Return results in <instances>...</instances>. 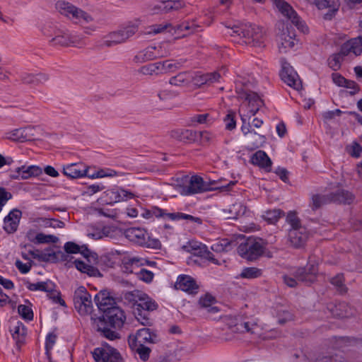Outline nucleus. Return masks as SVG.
<instances>
[{"label":"nucleus","mask_w":362,"mask_h":362,"mask_svg":"<svg viewBox=\"0 0 362 362\" xmlns=\"http://www.w3.org/2000/svg\"><path fill=\"white\" fill-rule=\"evenodd\" d=\"M328 199L329 202L349 204L354 201V196L349 191L338 188L334 192H332L329 194Z\"/></svg>","instance_id":"c756f323"},{"label":"nucleus","mask_w":362,"mask_h":362,"mask_svg":"<svg viewBox=\"0 0 362 362\" xmlns=\"http://www.w3.org/2000/svg\"><path fill=\"white\" fill-rule=\"evenodd\" d=\"M189 81V74L188 72H180L176 76L170 78L169 83L175 86L185 87Z\"/></svg>","instance_id":"37998d69"},{"label":"nucleus","mask_w":362,"mask_h":362,"mask_svg":"<svg viewBox=\"0 0 362 362\" xmlns=\"http://www.w3.org/2000/svg\"><path fill=\"white\" fill-rule=\"evenodd\" d=\"M313 4L319 10L328 9L323 16L327 21H331L334 18L340 7L339 0H313Z\"/></svg>","instance_id":"dca6fc26"},{"label":"nucleus","mask_w":362,"mask_h":362,"mask_svg":"<svg viewBox=\"0 0 362 362\" xmlns=\"http://www.w3.org/2000/svg\"><path fill=\"white\" fill-rule=\"evenodd\" d=\"M247 211L246 206L242 202H235L230 205L228 209H223L228 219H237L245 214Z\"/></svg>","instance_id":"473e14b6"},{"label":"nucleus","mask_w":362,"mask_h":362,"mask_svg":"<svg viewBox=\"0 0 362 362\" xmlns=\"http://www.w3.org/2000/svg\"><path fill=\"white\" fill-rule=\"evenodd\" d=\"M255 80L253 78H240L236 81V90H251L252 88H255Z\"/></svg>","instance_id":"8fccbe9b"},{"label":"nucleus","mask_w":362,"mask_h":362,"mask_svg":"<svg viewBox=\"0 0 362 362\" xmlns=\"http://www.w3.org/2000/svg\"><path fill=\"white\" fill-rule=\"evenodd\" d=\"M333 82L340 87H344L350 89H359L358 84L354 81L346 79L344 76L338 73H334L332 75Z\"/></svg>","instance_id":"58836bf2"},{"label":"nucleus","mask_w":362,"mask_h":362,"mask_svg":"<svg viewBox=\"0 0 362 362\" xmlns=\"http://www.w3.org/2000/svg\"><path fill=\"white\" fill-rule=\"evenodd\" d=\"M175 288L190 294L197 293L199 289L195 280L190 276L185 274L178 276Z\"/></svg>","instance_id":"412c9836"},{"label":"nucleus","mask_w":362,"mask_h":362,"mask_svg":"<svg viewBox=\"0 0 362 362\" xmlns=\"http://www.w3.org/2000/svg\"><path fill=\"white\" fill-rule=\"evenodd\" d=\"M43 33L45 35L51 37L49 42L52 46L79 47L83 45L82 37L79 35L69 33L53 25L45 26Z\"/></svg>","instance_id":"20e7f679"},{"label":"nucleus","mask_w":362,"mask_h":362,"mask_svg":"<svg viewBox=\"0 0 362 362\" xmlns=\"http://www.w3.org/2000/svg\"><path fill=\"white\" fill-rule=\"evenodd\" d=\"M262 271L257 267L243 268L240 276L245 279H256L261 276Z\"/></svg>","instance_id":"603ef678"},{"label":"nucleus","mask_w":362,"mask_h":362,"mask_svg":"<svg viewBox=\"0 0 362 362\" xmlns=\"http://www.w3.org/2000/svg\"><path fill=\"white\" fill-rule=\"evenodd\" d=\"M88 169L78 163H71L63 168V174L70 179L86 176Z\"/></svg>","instance_id":"a878e982"},{"label":"nucleus","mask_w":362,"mask_h":362,"mask_svg":"<svg viewBox=\"0 0 362 362\" xmlns=\"http://www.w3.org/2000/svg\"><path fill=\"white\" fill-rule=\"evenodd\" d=\"M73 301L76 310L81 315H88L93 311L91 295L83 286L78 287L74 291Z\"/></svg>","instance_id":"6e6552de"},{"label":"nucleus","mask_w":362,"mask_h":362,"mask_svg":"<svg viewBox=\"0 0 362 362\" xmlns=\"http://www.w3.org/2000/svg\"><path fill=\"white\" fill-rule=\"evenodd\" d=\"M182 248L188 252L197 251L199 250L200 255L205 259L212 262L214 264H220L218 259L214 257V254L210 252L207 247L204 245L202 248H200L196 242H188L186 245H184Z\"/></svg>","instance_id":"5701e85b"},{"label":"nucleus","mask_w":362,"mask_h":362,"mask_svg":"<svg viewBox=\"0 0 362 362\" xmlns=\"http://www.w3.org/2000/svg\"><path fill=\"white\" fill-rule=\"evenodd\" d=\"M284 214V212L280 209H272L265 211L262 218L270 224L275 223Z\"/></svg>","instance_id":"09e8293b"},{"label":"nucleus","mask_w":362,"mask_h":362,"mask_svg":"<svg viewBox=\"0 0 362 362\" xmlns=\"http://www.w3.org/2000/svg\"><path fill=\"white\" fill-rule=\"evenodd\" d=\"M156 218H163L164 219H168L171 221H179L183 219L184 213L182 212H173L168 213L165 209H156L154 211Z\"/></svg>","instance_id":"c03bdc74"},{"label":"nucleus","mask_w":362,"mask_h":362,"mask_svg":"<svg viewBox=\"0 0 362 362\" xmlns=\"http://www.w3.org/2000/svg\"><path fill=\"white\" fill-rule=\"evenodd\" d=\"M222 72L224 74L223 68L218 71L206 74L197 72L194 76H190V80H192L196 88H200L204 87L205 85L206 86H209L212 83L218 81L219 78L221 77Z\"/></svg>","instance_id":"9b49d317"},{"label":"nucleus","mask_w":362,"mask_h":362,"mask_svg":"<svg viewBox=\"0 0 362 362\" xmlns=\"http://www.w3.org/2000/svg\"><path fill=\"white\" fill-rule=\"evenodd\" d=\"M116 175H117V173L115 170L110 168H104L96 171L88 177L91 178H103L105 177H115Z\"/></svg>","instance_id":"e2e57ef3"},{"label":"nucleus","mask_w":362,"mask_h":362,"mask_svg":"<svg viewBox=\"0 0 362 362\" xmlns=\"http://www.w3.org/2000/svg\"><path fill=\"white\" fill-rule=\"evenodd\" d=\"M112 232V228L107 226H90L87 229V235L93 240H100L110 236Z\"/></svg>","instance_id":"c85d7f7f"},{"label":"nucleus","mask_w":362,"mask_h":362,"mask_svg":"<svg viewBox=\"0 0 362 362\" xmlns=\"http://www.w3.org/2000/svg\"><path fill=\"white\" fill-rule=\"evenodd\" d=\"M250 162L268 171L271 170L272 160L264 151L259 150L255 153L251 157Z\"/></svg>","instance_id":"7c9ffc66"},{"label":"nucleus","mask_w":362,"mask_h":362,"mask_svg":"<svg viewBox=\"0 0 362 362\" xmlns=\"http://www.w3.org/2000/svg\"><path fill=\"white\" fill-rule=\"evenodd\" d=\"M247 140L252 148H257L265 142V136L262 134L257 133L253 130L247 136Z\"/></svg>","instance_id":"79ce46f5"},{"label":"nucleus","mask_w":362,"mask_h":362,"mask_svg":"<svg viewBox=\"0 0 362 362\" xmlns=\"http://www.w3.org/2000/svg\"><path fill=\"white\" fill-rule=\"evenodd\" d=\"M197 132L191 129H177L170 132L171 138L183 142H192L197 138Z\"/></svg>","instance_id":"cd10ccee"},{"label":"nucleus","mask_w":362,"mask_h":362,"mask_svg":"<svg viewBox=\"0 0 362 362\" xmlns=\"http://www.w3.org/2000/svg\"><path fill=\"white\" fill-rule=\"evenodd\" d=\"M138 30L139 27L137 24L130 23L127 25L120 28L117 30L119 31L121 37L123 38L124 42H125L128 39L134 35Z\"/></svg>","instance_id":"a19ab883"},{"label":"nucleus","mask_w":362,"mask_h":362,"mask_svg":"<svg viewBox=\"0 0 362 362\" xmlns=\"http://www.w3.org/2000/svg\"><path fill=\"white\" fill-rule=\"evenodd\" d=\"M6 136L8 139L24 142V134H23V128H19L13 129L11 132L6 133Z\"/></svg>","instance_id":"bf43d9fd"},{"label":"nucleus","mask_w":362,"mask_h":362,"mask_svg":"<svg viewBox=\"0 0 362 362\" xmlns=\"http://www.w3.org/2000/svg\"><path fill=\"white\" fill-rule=\"evenodd\" d=\"M24 141H34L38 139L41 136L40 127L28 126L23 128Z\"/></svg>","instance_id":"a18cd8bd"},{"label":"nucleus","mask_w":362,"mask_h":362,"mask_svg":"<svg viewBox=\"0 0 362 362\" xmlns=\"http://www.w3.org/2000/svg\"><path fill=\"white\" fill-rule=\"evenodd\" d=\"M286 222L291 226L290 229H298V228H305L301 226L300 220L295 212L290 211L286 216Z\"/></svg>","instance_id":"13d9d810"},{"label":"nucleus","mask_w":362,"mask_h":362,"mask_svg":"<svg viewBox=\"0 0 362 362\" xmlns=\"http://www.w3.org/2000/svg\"><path fill=\"white\" fill-rule=\"evenodd\" d=\"M128 341L144 344L146 343L156 344L160 339L155 332L149 328H143L139 329L135 336H130Z\"/></svg>","instance_id":"a211bd4d"},{"label":"nucleus","mask_w":362,"mask_h":362,"mask_svg":"<svg viewBox=\"0 0 362 362\" xmlns=\"http://www.w3.org/2000/svg\"><path fill=\"white\" fill-rule=\"evenodd\" d=\"M143 293V292L138 290L128 291L124 294V299L132 305L134 310Z\"/></svg>","instance_id":"49530a36"},{"label":"nucleus","mask_w":362,"mask_h":362,"mask_svg":"<svg viewBox=\"0 0 362 362\" xmlns=\"http://www.w3.org/2000/svg\"><path fill=\"white\" fill-rule=\"evenodd\" d=\"M185 6V3L182 1H160L154 6V10L162 13H168L172 11H177Z\"/></svg>","instance_id":"c9c22d12"},{"label":"nucleus","mask_w":362,"mask_h":362,"mask_svg":"<svg viewBox=\"0 0 362 362\" xmlns=\"http://www.w3.org/2000/svg\"><path fill=\"white\" fill-rule=\"evenodd\" d=\"M351 46H352V53L355 55H359L362 52V38L361 36L350 40Z\"/></svg>","instance_id":"774afa93"},{"label":"nucleus","mask_w":362,"mask_h":362,"mask_svg":"<svg viewBox=\"0 0 362 362\" xmlns=\"http://www.w3.org/2000/svg\"><path fill=\"white\" fill-rule=\"evenodd\" d=\"M140 71L145 75L161 74L160 62H158L143 66L141 67Z\"/></svg>","instance_id":"de8ad7c7"},{"label":"nucleus","mask_w":362,"mask_h":362,"mask_svg":"<svg viewBox=\"0 0 362 362\" xmlns=\"http://www.w3.org/2000/svg\"><path fill=\"white\" fill-rule=\"evenodd\" d=\"M10 332L16 341V347L18 351L26 342L27 328L21 321H16L10 327Z\"/></svg>","instance_id":"f3484780"},{"label":"nucleus","mask_w":362,"mask_h":362,"mask_svg":"<svg viewBox=\"0 0 362 362\" xmlns=\"http://www.w3.org/2000/svg\"><path fill=\"white\" fill-rule=\"evenodd\" d=\"M309 236L306 228H298V229H289L288 238L291 244L296 248L303 247Z\"/></svg>","instance_id":"aec40b11"},{"label":"nucleus","mask_w":362,"mask_h":362,"mask_svg":"<svg viewBox=\"0 0 362 362\" xmlns=\"http://www.w3.org/2000/svg\"><path fill=\"white\" fill-rule=\"evenodd\" d=\"M128 343L131 349L135 351L142 361H146L148 359L151 353V349L148 347L142 344L132 342V341H128Z\"/></svg>","instance_id":"4c0bfd02"},{"label":"nucleus","mask_w":362,"mask_h":362,"mask_svg":"<svg viewBox=\"0 0 362 362\" xmlns=\"http://www.w3.org/2000/svg\"><path fill=\"white\" fill-rule=\"evenodd\" d=\"M216 184V182L214 180L207 182L199 175H192L189 178L188 185L183 187L182 194L185 195H192L210 191L213 189L229 191L236 184V181H230L226 185L214 186Z\"/></svg>","instance_id":"39448f33"},{"label":"nucleus","mask_w":362,"mask_h":362,"mask_svg":"<svg viewBox=\"0 0 362 362\" xmlns=\"http://www.w3.org/2000/svg\"><path fill=\"white\" fill-rule=\"evenodd\" d=\"M48 79L47 75L45 74H38L37 75L25 74L22 77L23 83H37L42 81H46Z\"/></svg>","instance_id":"3c124183"},{"label":"nucleus","mask_w":362,"mask_h":362,"mask_svg":"<svg viewBox=\"0 0 362 362\" xmlns=\"http://www.w3.org/2000/svg\"><path fill=\"white\" fill-rule=\"evenodd\" d=\"M160 47L158 48L156 47L149 46L138 52L134 57V61L136 63H144L146 61L162 57L163 55L160 53Z\"/></svg>","instance_id":"393cba45"},{"label":"nucleus","mask_w":362,"mask_h":362,"mask_svg":"<svg viewBox=\"0 0 362 362\" xmlns=\"http://www.w3.org/2000/svg\"><path fill=\"white\" fill-rule=\"evenodd\" d=\"M264 247L260 240L249 238L238 247V253L247 260H255L262 255Z\"/></svg>","instance_id":"1a4fd4ad"},{"label":"nucleus","mask_w":362,"mask_h":362,"mask_svg":"<svg viewBox=\"0 0 362 362\" xmlns=\"http://www.w3.org/2000/svg\"><path fill=\"white\" fill-rule=\"evenodd\" d=\"M293 314L287 310L279 309L276 313V318L279 324L284 325L293 320Z\"/></svg>","instance_id":"680f3d73"},{"label":"nucleus","mask_w":362,"mask_h":362,"mask_svg":"<svg viewBox=\"0 0 362 362\" xmlns=\"http://www.w3.org/2000/svg\"><path fill=\"white\" fill-rule=\"evenodd\" d=\"M238 98L247 103L248 112L254 116L263 105V100L257 92H238Z\"/></svg>","instance_id":"2eb2a0df"},{"label":"nucleus","mask_w":362,"mask_h":362,"mask_svg":"<svg viewBox=\"0 0 362 362\" xmlns=\"http://www.w3.org/2000/svg\"><path fill=\"white\" fill-rule=\"evenodd\" d=\"M158 303L150 298L147 294L143 293L136 307L134 313L137 320L143 325H150L151 323L149 318V312L156 310L158 308Z\"/></svg>","instance_id":"0eeeda50"},{"label":"nucleus","mask_w":362,"mask_h":362,"mask_svg":"<svg viewBox=\"0 0 362 362\" xmlns=\"http://www.w3.org/2000/svg\"><path fill=\"white\" fill-rule=\"evenodd\" d=\"M126 320V313L122 308L112 307L98 318V331L109 340L118 339L120 334L117 331L123 328Z\"/></svg>","instance_id":"f03ea898"},{"label":"nucleus","mask_w":362,"mask_h":362,"mask_svg":"<svg viewBox=\"0 0 362 362\" xmlns=\"http://www.w3.org/2000/svg\"><path fill=\"white\" fill-rule=\"evenodd\" d=\"M238 98L247 103L248 112L254 116L263 105V100L257 92H238Z\"/></svg>","instance_id":"4468645a"},{"label":"nucleus","mask_w":362,"mask_h":362,"mask_svg":"<svg viewBox=\"0 0 362 362\" xmlns=\"http://www.w3.org/2000/svg\"><path fill=\"white\" fill-rule=\"evenodd\" d=\"M156 96L165 103L166 107H171L172 100L177 97L176 92H154Z\"/></svg>","instance_id":"864d4df0"},{"label":"nucleus","mask_w":362,"mask_h":362,"mask_svg":"<svg viewBox=\"0 0 362 362\" xmlns=\"http://www.w3.org/2000/svg\"><path fill=\"white\" fill-rule=\"evenodd\" d=\"M25 285L29 291H40L47 293L48 297L54 291L55 286L51 281H39L37 283H31L29 281H25Z\"/></svg>","instance_id":"f704fd0d"},{"label":"nucleus","mask_w":362,"mask_h":362,"mask_svg":"<svg viewBox=\"0 0 362 362\" xmlns=\"http://www.w3.org/2000/svg\"><path fill=\"white\" fill-rule=\"evenodd\" d=\"M274 3L279 11L288 18L283 24V33L281 35V46L284 48H291L295 45L296 33L293 25L303 33L308 31V27L300 20L296 11L284 0H274Z\"/></svg>","instance_id":"f257e3e1"},{"label":"nucleus","mask_w":362,"mask_h":362,"mask_svg":"<svg viewBox=\"0 0 362 362\" xmlns=\"http://www.w3.org/2000/svg\"><path fill=\"white\" fill-rule=\"evenodd\" d=\"M122 43H124L123 38L121 37L119 31L117 30L106 35L100 46L101 47H110Z\"/></svg>","instance_id":"e433bc0d"},{"label":"nucleus","mask_w":362,"mask_h":362,"mask_svg":"<svg viewBox=\"0 0 362 362\" xmlns=\"http://www.w3.org/2000/svg\"><path fill=\"white\" fill-rule=\"evenodd\" d=\"M95 303L98 309L103 313L108 310L112 307H117L115 299L112 297L107 291H101L95 296Z\"/></svg>","instance_id":"4be33fe9"},{"label":"nucleus","mask_w":362,"mask_h":362,"mask_svg":"<svg viewBox=\"0 0 362 362\" xmlns=\"http://www.w3.org/2000/svg\"><path fill=\"white\" fill-rule=\"evenodd\" d=\"M209 115L201 114V115H194V116L189 117L187 122V125L189 127L195 126L197 124H205L207 121Z\"/></svg>","instance_id":"052dcab7"},{"label":"nucleus","mask_w":362,"mask_h":362,"mask_svg":"<svg viewBox=\"0 0 362 362\" xmlns=\"http://www.w3.org/2000/svg\"><path fill=\"white\" fill-rule=\"evenodd\" d=\"M137 278L147 284L151 283L153 281L154 274L149 270L146 269H141L139 272L136 273Z\"/></svg>","instance_id":"338daca9"},{"label":"nucleus","mask_w":362,"mask_h":362,"mask_svg":"<svg viewBox=\"0 0 362 362\" xmlns=\"http://www.w3.org/2000/svg\"><path fill=\"white\" fill-rule=\"evenodd\" d=\"M318 271V264L317 262L309 258L308 262L305 267H300L296 269L295 276L284 275V282L289 287H296L298 281L311 283L315 280V275Z\"/></svg>","instance_id":"423d86ee"},{"label":"nucleus","mask_w":362,"mask_h":362,"mask_svg":"<svg viewBox=\"0 0 362 362\" xmlns=\"http://www.w3.org/2000/svg\"><path fill=\"white\" fill-rule=\"evenodd\" d=\"M124 236L131 242L140 245H145L148 234L143 228H129L124 230Z\"/></svg>","instance_id":"b1692460"},{"label":"nucleus","mask_w":362,"mask_h":362,"mask_svg":"<svg viewBox=\"0 0 362 362\" xmlns=\"http://www.w3.org/2000/svg\"><path fill=\"white\" fill-rule=\"evenodd\" d=\"M328 195H323L320 196L318 194L313 195L312 197V204L311 206L313 210L317 209L320 208L322 204L327 203L328 199Z\"/></svg>","instance_id":"69168bd1"},{"label":"nucleus","mask_w":362,"mask_h":362,"mask_svg":"<svg viewBox=\"0 0 362 362\" xmlns=\"http://www.w3.org/2000/svg\"><path fill=\"white\" fill-rule=\"evenodd\" d=\"M329 309L332 315L337 317H349L353 315L351 308L345 302H341L337 305L330 304Z\"/></svg>","instance_id":"2f4dec72"},{"label":"nucleus","mask_w":362,"mask_h":362,"mask_svg":"<svg viewBox=\"0 0 362 362\" xmlns=\"http://www.w3.org/2000/svg\"><path fill=\"white\" fill-rule=\"evenodd\" d=\"M42 173V169L36 165L29 167L21 166L16 168V174L11 175L13 179H19L20 177L26 180L33 176H37Z\"/></svg>","instance_id":"bb28decb"},{"label":"nucleus","mask_w":362,"mask_h":362,"mask_svg":"<svg viewBox=\"0 0 362 362\" xmlns=\"http://www.w3.org/2000/svg\"><path fill=\"white\" fill-rule=\"evenodd\" d=\"M229 33L231 36H239L242 42L252 46H261L264 42V32L262 28L252 23H245L234 25Z\"/></svg>","instance_id":"7ed1b4c3"},{"label":"nucleus","mask_w":362,"mask_h":362,"mask_svg":"<svg viewBox=\"0 0 362 362\" xmlns=\"http://www.w3.org/2000/svg\"><path fill=\"white\" fill-rule=\"evenodd\" d=\"M74 264L78 271L87 274L90 276H97L100 274L99 270L97 268L87 264L83 261L76 259L74 261Z\"/></svg>","instance_id":"ea45409f"},{"label":"nucleus","mask_w":362,"mask_h":362,"mask_svg":"<svg viewBox=\"0 0 362 362\" xmlns=\"http://www.w3.org/2000/svg\"><path fill=\"white\" fill-rule=\"evenodd\" d=\"M134 195L132 192L123 188L110 189L104 192L105 201L107 204L127 201L134 198Z\"/></svg>","instance_id":"ddd939ff"},{"label":"nucleus","mask_w":362,"mask_h":362,"mask_svg":"<svg viewBox=\"0 0 362 362\" xmlns=\"http://www.w3.org/2000/svg\"><path fill=\"white\" fill-rule=\"evenodd\" d=\"M343 57L339 53L333 54L327 59L328 66L334 71L341 68Z\"/></svg>","instance_id":"5fc2aeb1"},{"label":"nucleus","mask_w":362,"mask_h":362,"mask_svg":"<svg viewBox=\"0 0 362 362\" xmlns=\"http://www.w3.org/2000/svg\"><path fill=\"white\" fill-rule=\"evenodd\" d=\"M22 212L18 209H12L4 218L3 228L8 234H13L17 231Z\"/></svg>","instance_id":"6ab92c4d"},{"label":"nucleus","mask_w":362,"mask_h":362,"mask_svg":"<svg viewBox=\"0 0 362 362\" xmlns=\"http://www.w3.org/2000/svg\"><path fill=\"white\" fill-rule=\"evenodd\" d=\"M18 312L21 317L25 320L30 321L33 319V312L29 306L20 305L18 308Z\"/></svg>","instance_id":"0e129e2a"},{"label":"nucleus","mask_w":362,"mask_h":362,"mask_svg":"<svg viewBox=\"0 0 362 362\" xmlns=\"http://www.w3.org/2000/svg\"><path fill=\"white\" fill-rule=\"evenodd\" d=\"M344 278L342 274H338L334 277H333L330 282L332 285H334L338 291L341 293H344L346 292V287L344 284Z\"/></svg>","instance_id":"4d7b16f0"},{"label":"nucleus","mask_w":362,"mask_h":362,"mask_svg":"<svg viewBox=\"0 0 362 362\" xmlns=\"http://www.w3.org/2000/svg\"><path fill=\"white\" fill-rule=\"evenodd\" d=\"M281 80L295 90L303 88L302 82L298 74L288 64H284L280 73Z\"/></svg>","instance_id":"f8f14e48"},{"label":"nucleus","mask_w":362,"mask_h":362,"mask_svg":"<svg viewBox=\"0 0 362 362\" xmlns=\"http://www.w3.org/2000/svg\"><path fill=\"white\" fill-rule=\"evenodd\" d=\"M56 8L61 14L72 19H76L79 10L72 4L65 1H58L56 4Z\"/></svg>","instance_id":"72a5a7b5"},{"label":"nucleus","mask_w":362,"mask_h":362,"mask_svg":"<svg viewBox=\"0 0 362 362\" xmlns=\"http://www.w3.org/2000/svg\"><path fill=\"white\" fill-rule=\"evenodd\" d=\"M57 338V336L54 332H49L46 336L45 344L46 357H49L51 355V350L56 343Z\"/></svg>","instance_id":"6e6d98bb"},{"label":"nucleus","mask_w":362,"mask_h":362,"mask_svg":"<svg viewBox=\"0 0 362 362\" xmlns=\"http://www.w3.org/2000/svg\"><path fill=\"white\" fill-rule=\"evenodd\" d=\"M91 354L95 362H124L118 350L106 342L95 348Z\"/></svg>","instance_id":"9d476101"}]
</instances>
